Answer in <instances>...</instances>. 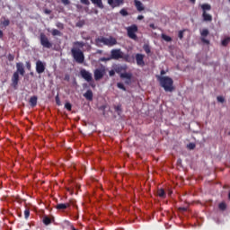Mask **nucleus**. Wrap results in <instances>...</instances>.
<instances>
[{
	"instance_id": "nucleus-1",
	"label": "nucleus",
	"mask_w": 230,
	"mask_h": 230,
	"mask_svg": "<svg viewBox=\"0 0 230 230\" xmlns=\"http://www.w3.org/2000/svg\"><path fill=\"white\" fill-rule=\"evenodd\" d=\"M74 48L71 49V55L74 58V60L77 64H84L85 61V56L84 55V51L80 49V48H84L85 46V43L83 41H75L74 43Z\"/></svg>"
},
{
	"instance_id": "nucleus-2",
	"label": "nucleus",
	"mask_w": 230,
	"mask_h": 230,
	"mask_svg": "<svg viewBox=\"0 0 230 230\" xmlns=\"http://www.w3.org/2000/svg\"><path fill=\"white\" fill-rule=\"evenodd\" d=\"M156 78L158 82H160V85L164 89L165 93H172L175 89L173 87V79H172V77L157 75Z\"/></svg>"
},
{
	"instance_id": "nucleus-3",
	"label": "nucleus",
	"mask_w": 230,
	"mask_h": 230,
	"mask_svg": "<svg viewBox=\"0 0 230 230\" xmlns=\"http://www.w3.org/2000/svg\"><path fill=\"white\" fill-rule=\"evenodd\" d=\"M95 42L98 46H100V44H104V46H109L110 48H111V46H116V44H118V40H116V38L111 36H110L109 38H97L95 40Z\"/></svg>"
},
{
	"instance_id": "nucleus-4",
	"label": "nucleus",
	"mask_w": 230,
	"mask_h": 230,
	"mask_svg": "<svg viewBox=\"0 0 230 230\" xmlns=\"http://www.w3.org/2000/svg\"><path fill=\"white\" fill-rule=\"evenodd\" d=\"M126 31L129 39L132 40H137V34H136L138 31L137 25L132 24L131 26L127 27Z\"/></svg>"
},
{
	"instance_id": "nucleus-5",
	"label": "nucleus",
	"mask_w": 230,
	"mask_h": 230,
	"mask_svg": "<svg viewBox=\"0 0 230 230\" xmlns=\"http://www.w3.org/2000/svg\"><path fill=\"white\" fill-rule=\"evenodd\" d=\"M40 42L41 46L47 49H51V48H53V43L49 41V39L44 34V32L40 34Z\"/></svg>"
},
{
	"instance_id": "nucleus-6",
	"label": "nucleus",
	"mask_w": 230,
	"mask_h": 230,
	"mask_svg": "<svg viewBox=\"0 0 230 230\" xmlns=\"http://www.w3.org/2000/svg\"><path fill=\"white\" fill-rule=\"evenodd\" d=\"M111 58L113 60H119V58H125L126 61L128 60V55L123 57V53L121 49H112L111 51Z\"/></svg>"
},
{
	"instance_id": "nucleus-7",
	"label": "nucleus",
	"mask_w": 230,
	"mask_h": 230,
	"mask_svg": "<svg viewBox=\"0 0 230 230\" xmlns=\"http://www.w3.org/2000/svg\"><path fill=\"white\" fill-rule=\"evenodd\" d=\"M93 76H94V80L96 81L102 80V78L105 76V66H102L101 68H96L93 71Z\"/></svg>"
},
{
	"instance_id": "nucleus-8",
	"label": "nucleus",
	"mask_w": 230,
	"mask_h": 230,
	"mask_svg": "<svg viewBox=\"0 0 230 230\" xmlns=\"http://www.w3.org/2000/svg\"><path fill=\"white\" fill-rule=\"evenodd\" d=\"M200 35H201V37H200L201 42H203V44L209 45V43H210L209 40L206 39V37H208V35H209V30L203 29L200 31Z\"/></svg>"
},
{
	"instance_id": "nucleus-9",
	"label": "nucleus",
	"mask_w": 230,
	"mask_h": 230,
	"mask_svg": "<svg viewBox=\"0 0 230 230\" xmlns=\"http://www.w3.org/2000/svg\"><path fill=\"white\" fill-rule=\"evenodd\" d=\"M46 71V64H44L42 61L38 60L36 62V72L38 75H42Z\"/></svg>"
},
{
	"instance_id": "nucleus-10",
	"label": "nucleus",
	"mask_w": 230,
	"mask_h": 230,
	"mask_svg": "<svg viewBox=\"0 0 230 230\" xmlns=\"http://www.w3.org/2000/svg\"><path fill=\"white\" fill-rule=\"evenodd\" d=\"M80 75L86 82H93V74H91L89 71L82 69L80 71Z\"/></svg>"
},
{
	"instance_id": "nucleus-11",
	"label": "nucleus",
	"mask_w": 230,
	"mask_h": 230,
	"mask_svg": "<svg viewBox=\"0 0 230 230\" xmlns=\"http://www.w3.org/2000/svg\"><path fill=\"white\" fill-rule=\"evenodd\" d=\"M125 0H108V4L111 8H118L119 6H121V4H124Z\"/></svg>"
},
{
	"instance_id": "nucleus-12",
	"label": "nucleus",
	"mask_w": 230,
	"mask_h": 230,
	"mask_svg": "<svg viewBox=\"0 0 230 230\" xmlns=\"http://www.w3.org/2000/svg\"><path fill=\"white\" fill-rule=\"evenodd\" d=\"M14 73H18V75H21V76H24V74L26 73L24 70V64L21 62L16 63V71Z\"/></svg>"
},
{
	"instance_id": "nucleus-13",
	"label": "nucleus",
	"mask_w": 230,
	"mask_h": 230,
	"mask_svg": "<svg viewBox=\"0 0 230 230\" xmlns=\"http://www.w3.org/2000/svg\"><path fill=\"white\" fill-rule=\"evenodd\" d=\"M17 85H19V75L18 72H14L12 76V86L17 89Z\"/></svg>"
},
{
	"instance_id": "nucleus-14",
	"label": "nucleus",
	"mask_w": 230,
	"mask_h": 230,
	"mask_svg": "<svg viewBox=\"0 0 230 230\" xmlns=\"http://www.w3.org/2000/svg\"><path fill=\"white\" fill-rule=\"evenodd\" d=\"M137 64L143 67L145 66V55L143 54H137L136 55Z\"/></svg>"
},
{
	"instance_id": "nucleus-15",
	"label": "nucleus",
	"mask_w": 230,
	"mask_h": 230,
	"mask_svg": "<svg viewBox=\"0 0 230 230\" xmlns=\"http://www.w3.org/2000/svg\"><path fill=\"white\" fill-rule=\"evenodd\" d=\"M134 4H135L137 12H143V10H145V5L143 4V3H141V1L134 0Z\"/></svg>"
},
{
	"instance_id": "nucleus-16",
	"label": "nucleus",
	"mask_w": 230,
	"mask_h": 230,
	"mask_svg": "<svg viewBox=\"0 0 230 230\" xmlns=\"http://www.w3.org/2000/svg\"><path fill=\"white\" fill-rule=\"evenodd\" d=\"M202 18L205 22H211L213 21V16L207 12L202 13Z\"/></svg>"
},
{
	"instance_id": "nucleus-17",
	"label": "nucleus",
	"mask_w": 230,
	"mask_h": 230,
	"mask_svg": "<svg viewBox=\"0 0 230 230\" xmlns=\"http://www.w3.org/2000/svg\"><path fill=\"white\" fill-rule=\"evenodd\" d=\"M71 207V203H59L56 206V209H58L59 211L62 209H67V208Z\"/></svg>"
},
{
	"instance_id": "nucleus-18",
	"label": "nucleus",
	"mask_w": 230,
	"mask_h": 230,
	"mask_svg": "<svg viewBox=\"0 0 230 230\" xmlns=\"http://www.w3.org/2000/svg\"><path fill=\"white\" fill-rule=\"evenodd\" d=\"M93 4H95L97 8H100L101 10H103V2L102 0H91Z\"/></svg>"
},
{
	"instance_id": "nucleus-19",
	"label": "nucleus",
	"mask_w": 230,
	"mask_h": 230,
	"mask_svg": "<svg viewBox=\"0 0 230 230\" xmlns=\"http://www.w3.org/2000/svg\"><path fill=\"white\" fill-rule=\"evenodd\" d=\"M120 78L128 80V82H130L132 80V73H122L120 74Z\"/></svg>"
},
{
	"instance_id": "nucleus-20",
	"label": "nucleus",
	"mask_w": 230,
	"mask_h": 230,
	"mask_svg": "<svg viewBox=\"0 0 230 230\" xmlns=\"http://www.w3.org/2000/svg\"><path fill=\"white\" fill-rule=\"evenodd\" d=\"M84 98L88 100V102H93V91L87 90L86 93L84 94Z\"/></svg>"
},
{
	"instance_id": "nucleus-21",
	"label": "nucleus",
	"mask_w": 230,
	"mask_h": 230,
	"mask_svg": "<svg viewBox=\"0 0 230 230\" xmlns=\"http://www.w3.org/2000/svg\"><path fill=\"white\" fill-rule=\"evenodd\" d=\"M37 100H38V98L35 95L30 98L29 102H30L31 107H37Z\"/></svg>"
},
{
	"instance_id": "nucleus-22",
	"label": "nucleus",
	"mask_w": 230,
	"mask_h": 230,
	"mask_svg": "<svg viewBox=\"0 0 230 230\" xmlns=\"http://www.w3.org/2000/svg\"><path fill=\"white\" fill-rule=\"evenodd\" d=\"M157 195L158 197H160L161 199H165L166 198V192L164 190V189H159L157 190Z\"/></svg>"
},
{
	"instance_id": "nucleus-23",
	"label": "nucleus",
	"mask_w": 230,
	"mask_h": 230,
	"mask_svg": "<svg viewBox=\"0 0 230 230\" xmlns=\"http://www.w3.org/2000/svg\"><path fill=\"white\" fill-rule=\"evenodd\" d=\"M201 10L203 12H209V10H211V5L209 4H203L201 5Z\"/></svg>"
},
{
	"instance_id": "nucleus-24",
	"label": "nucleus",
	"mask_w": 230,
	"mask_h": 230,
	"mask_svg": "<svg viewBox=\"0 0 230 230\" xmlns=\"http://www.w3.org/2000/svg\"><path fill=\"white\" fill-rule=\"evenodd\" d=\"M51 35H53V37H60L62 35V32H60V31L57 30V29H53L51 31Z\"/></svg>"
},
{
	"instance_id": "nucleus-25",
	"label": "nucleus",
	"mask_w": 230,
	"mask_h": 230,
	"mask_svg": "<svg viewBox=\"0 0 230 230\" xmlns=\"http://www.w3.org/2000/svg\"><path fill=\"white\" fill-rule=\"evenodd\" d=\"M43 224L45 226H49V224H51V218H49V217H48V216H45L43 217Z\"/></svg>"
},
{
	"instance_id": "nucleus-26",
	"label": "nucleus",
	"mask_w": 230,
	"mask_h": 230,
	"mask_svg": "<svg viewBox=\"0 0 230 230\" xmlns=\"http://www.w3.org/2000/svg\"><path fill=\"white\" fill-rule=\"evenodd\" d=\"M229 42H230V37H227L221 41V44L226 48L229 44Z\"/></svg>"
},
{
	"instance_id": "nucleus-27",
	"label": "nucleus",
	"mask_w": 230,
	"mask_h": 230,
	"mask_svg": "<svg viewBox=\"0 0 230 230\" xmlns=\"http://www.w3.org/2000/svg\"><path fill=\"white\" fill-rule=\"evenodd\" d=\"M119 13L122 17H127L128 15V11H127V9L125 8H122L120 11H119Z\"/></svg>"
},
{
	"instance_id": "nucleus-28",
	"label": "nucleus",
	"mask_w": 230,
	"mask_h": 230,
	"mask_svg": "<svg viewBox=\"0 0 230 230\" xmlns=\"http://www.w3.org/2000/svg\"><path fill=\"white\" fill-rule=\"evenodd\" d=\"M162 39L165 40V42H172V37L166 35V34H162Z\"/></svg>"
},
{
	"instance_id": "nucleus-29",
	"label": "nucleus",
	"mask_w": 230,
	"mask_h": 230,
	"mask_svg": "<svg viewBox=\"0 0 230 230\" xmlns=\"http://www.w3.org/2000/svg\"><path fill=\"white\" fill-rule=\"evenodd\" d=\"M218 208H219V209H221V211H226V209L227 208V205H226V203L222 202V203H219Z\"/></svg>"
},
{
	"instance_id": "nucleus-30",
	"label": "nucleus",
	"mask_w": 230,
	"mask_h": 230,
	"mask_svg": "<svg viewBox=\"0 0 230 230\" xmlns=\"http://www.w3.org/2000/svg\"><path fill=\"white\" fill-rule=\"evenodd\" d=\"M143 49L146 53V55H150V52H151L150 46L144 45Z\"/></svg>"
},
{
	"instance_id": "nucleus-31",
	"label": "nucleus",
	"mask_w": 230,
	"mask_h": 230,
	"mask_svg": "<svg viewBox=\"0 0 230 230\" xmlns=\"http://www.w3.org/2000/svg\"><path fill=\"white\" fill-rule=\"evenodd\" d=\"M65 109H66V111H71V110L73 109V105H71L70 102H66Z\"/></svg>"
},
{
	"instance_id": "nucleus-32",
	"label": "nucleus",
	"mask_w": 230,
	"mask_h": 230,
	"mask_svg": "<svg viewBox=\"0 0 230 230\" xmlns=\"http://www.w3.org/2000/svg\"><path fill=\"white\" fill-rule=\"evenodd\" d=\"M114 110L118 112L119 115L121 114V105L120 104L115 106Z\"/></svg>"
},
{
	"instance_id": "nucleus-33",
	"label": "nucleus",
	"mask_w": 230,
	"mask_h": 230,
	"mask_svg": "<svg viewBox=\"0 0 230 230\" xmlns=\"http://www.w3.org/2000/svg\"><path fill=\"white\" fill-rule=\"evenodd\" d=\"M84 24H85V22H84V21H79V22H76L75 26H76L77 28H82V26H84Z\"/></svg>"
},
{
	"instance_id": "nucleus-34",
	"label": "nucleus",
	"mask_w": 230,
	"mask_h": 230,
	"mask_svg": "<svg viewBox=\"0 0 230 230\" xmlns=\"http://www.w3.org/2000/svg\"><path fill=\"white\" fill-rule=\"evenodd\" d=\"M57 28H58V30H64V23L58 22L56 23Z\"/></svg>"
},
{
	"instance_id": "nucleus-35",
	"label": "nucleus",
	"mask_w": 230,
	"mask_h": 230,
	"mask_svg": "<svg viewBox=\"0 0 230 230\" xmlns=\"http://www.w3.org/2000/svg\"><path fill=\"white\" fill-rule=\"evenodd\" d=\"M195 144L194 143H189L187 145V147L189 148V150H195Z\"/></svg>"
},
{
	"instance_id": "nucleus-36",
	"label": "nucleus",
	"mask_w": 230,
	"mask_h": 230,
	"mask_svg": "<svg viewBox=\"0 0 230 230\" xmlns=\"http://www.w3.org/2000/svg\"><path fill=\"white\" fill-rule=\"evenodd\" d=\"M178 37L181 40H182V39H184V31H180L178 33Z\"/></svg>"
},
{
	"instance_id": "nucleus-37",
	"label": "nucleus",
	"mask_w": 230,
	"mask_h": 230,
	"mask_svg": "<svg viewBox=\"0 0 230 230\" xmlns=\"http://www.w3.org/2000/svg\"><path fill=\"white\" fill-rule=\"evenodd\" d=\"M117 87H119V89H122V91H127V88H125V85L121 83L117 84Z\"/></svg>"
},
{
	"instance_id": "nucleus-38",
	"label": "nucleus",
	"mask_w": 230,
	"mask_h": 230,
	"mask_svg": "<svg viewBox=\"0 0 230 230\" xmlns=\"http://www.w3.org/2000/svg\"><path fill=\"white\" fill-rule=\"evenodd\" d=\"M24 217L26 219L30 218V209L27 208L24 210Z\"/></svg>"
},
{
	"instance_id": "nucleus-39",
	"label": "nucleus",
	"mask_w": 230,
	"mask_h": 230,
	"mask_svg": "<svg viewBox=\"0 0 230 230\" xmlns=\"http://www.w3.org/2000/svg\"><path fill=\"white\" fill-rule=\"evenodd\" d=\"M217 100L219 102V103H224L226 102V99H224L222 96H217Z\"/></svg>"
},
{
	"instance_id": "nucleus-40",
	"label": "nucleus",
	"mask_w": 230,
	"mask_h": 230,
	"mask_svg": "<svg viewBox=\"0 0 230 230\" xmlns=\"http://www.w3.org/2000/svg\"><path fill=\"white\" fill-rule=\"evenodd\" d=\"M3 26H10V20L6 19L2 22Z\"/></svg>"
},
{
	"instance_id": "nucleus-41",
	"label": "nucleus",
	"mask_w": 230,
	"mask_h": 230,
	"mask_svg": "<svg viewBox=\"0 0 230 230\" xmlns=\"http://www.w3.org/2000/svg\"><path fill=\"white\" fill-rule=\"evenodd\" d=\"M82 4H85L86 6H89L91 4V2L89 0H80Z\"/></svg>"
},
{
	"instance_id": "nucleus-42",
	"label": "nucleus",
	"mask_w": 230,
	"mask_h": 230,
	"mask_svg": "<svg viewBox=\"0 0 230 230\" xmlns=\"http://www.w3.org/2000/svg\"><path fill=\"white\" fill-rule=\"evenodd\" d=\"M26 67H27L28 71H31V63L30 61L26 62Z\"/></svg>"
},
{
	"instance_id": "nucleus-43",
	"label": "nucleus",
	"mask_w": 230,
	"mask_h": 230,
	"mask_svg": "<svg viewBox=\"0 0 230 230\" xmlns=\"http://www.w3.org/2000/svg\"><path fill=\"white\" fill-rule=\"evenodd\" d=\"M120 71H125V67L124 66H118L116 68V73H119Z\"/></svg>"
},
{
	"instance_id": "nucleus-44",
	"label": "nucleus",
	"mask_w": 230,
	"mask_h": 230,
	"mask_svg": "<svg viewBox=\"0 0 230 230\" xmlns=\"http://www.w3.org/2000/svg\"><path fill=\"white\" fill-rule=\"evenodd\" d=\"M61 3L65 4V6H67V4H70L71 2L69 0H61Z\"/></svg>"
},
{
	"instance_id": "nucleus-45",
	"label": "nucleus",
	"mask_w": 230,
	"mask_h": 230,
	"mask_svg": "<svg viewBox=\"0 0 230 230\" xmlns=\"http://www.w3.org/2000/svg\"><path fill=\"white\" fill-rule=\"evenodd\" d=\"M15 58V57H13V55H12V54H9L8 55V60L10 61V62H13V60Z\"/></svg>"
},
{
	"instance_id": "nucleus-46",
	"label": "nucleus",
	"mask_w": 230,
	"mask_h": 230,
	"mask_svg": "<svg viewBox=\"0 0 230 230\" xmlns=\"http://www.w3.org/2000/svg\"><path fill=\"white\" fill-rule=\"evenodd\" d=\"M56 103L57 105H60V98L58 97V95L56 96Z\"/></svg>"
},
{
	"instance_id": "nucleus-47",
	"label": "nucleus",
	"mask_w": 230,
	"mask_h": 230,
	"mask_svg": "<svg viewBox=\"0 0 230 230\" xmlns=\"http://www.w3.org/2000/svg\"><path fill=\"white\" fill-rule=\"evenodd\" d=\"M114 75H116V71L111 70V71L109 72V75H110V76H114Z\"/></svg>"
},
{
	"instance_id": "nucleus-48",
	"label": "nucleus",
	"mask_w": 230,
	"mask_h": 230,
	"mask_svg": "<svg viewBox=\"0 0 230 230\" xmlns=\"http://www.w3.org/2000/svg\"><path fill=\"white\" fill-rule=\"evenodd\" d=\"M44 13H46L47 15H49V13H51V10L45 9Z\"/></svg>"
},
{
	"instance_id": "nucleus-49",
	"label": "nucleus",
	"mask_w": 230,
	"mask_h": 230,
	"mask_svg": "<svg viewBox=\"0 0 230 230\" xmlns=\"http://www.w3.org/2000/svg\"><path fill=\"white\" fill-rule=\"evenodd\" d=\"M143 19H145V16H143V15L137 16V21H143Z\"/></svg>"
},
{
	"instance_id": "nucleus-50",
	"label": "nucleus",
	"mask_w": 230,
	"mask_h": 230,
	"mask_svg": "<svg viewBox=\"0 0 230 230\" xmlns=\"http://www.w3.org/2000/svg\"><path fill=\"white\" fill-rule=\"evenodd\" d=\"M149 28H152V30H155V24L154 23L149 24Z\"/></svg>"
},
{
	"instance_id": "nucleus-51",
	"label": "nucleus",
	"mask_w": 230,
	"mask_h": 230,
	"mask_svg": "<svg viewBox=\"0 0 230 230\" xmlns=\"http://www.w3.org/2000/svg\"><path fill=\"white\" fill-rule=\"evenodd\" d=\"M100 109H101V111H103V114H105V109H106V107H105V106H101Z\"/></svg>"
},
{
	"instance_id": "nucleus-52",
	"label": "nucleus",
	"mask_w": 230,
	"mask_h": 230,
	"mask_svg": "<svg viewBox=\"0 0 230 230\" xmlns=\"http://www.w3.org/2000/svg\"><path fill=\"white\" fill-rule=\"evenodd\" d=\"M160 75H161L162 76L164 75H166V71L161 70Z\"/></svg>"
},
{
	"instance_id": "nucleus-53",
	"label": "nucleus",
	"mask_w": 230,
	"mask_h": 230,
	"mask_svg": "<svg viewBox=\"0 0 230 230\" xmlns=\"http://www.w3.org/2000/svg\"><path fill=\"white\" fill-rule=\"evenodd\" d=\"M3 37H4L3 31L0 30V39H3Z\"/></svg>"
},
{
	"instance_id": "nucleus-54",
	"label": "nucleus",
	"mask_w": 230,
	"mask_h": 230,
	"mask_svg": "<svg viewBox=\"0 0 230 230\" xmlns=\"http://www.w3.org/2000/svg\"><path fill=\"white\" fill-rule=\"evenodd\" d=\"M197 0H190V3H192V4H195Z\"/></svg>"
},
{
	"instance_id": "nucleus-55",
	"label": "nucleus",
	"mask_w": 230,
	"mask_h": 230,
	"mask_svg": "<svg viewBox=\"0 0 230 230\" xmlns=\"http://www.w3.org/2000/svg\"><path fill=\"white\" fill-rule=\"evenodd\" d=\"M228 199H229V200H230V191H229V193H228Z\"/></svg>"
},
{
	"instance_id": "nucleus-56",
	"label": "nucleus",
	"mask_w": 230,
	"mask_h": 230,
	"mask_svg": "<svg viewBox=\"0 0 230 230\" xmlns=\"http://www.w3.org/2000/svg\"><path fill=\"white\" fill-rule=\"evenodd\" d=\"M178 163H181V159H179V160H178Z\"/></svg>"
},
{
	"instance_id": "nucleus-57",
	"label": "nucleus",
	"mask_w": 230,
	"mask_h": 230,
	"mask_svg": "<svg viewBox=\"0 0 230 230\" xmlns=\"http://www.w3.org/2000/svg\"><path fill=\"white\" fill-rule=\"evenodd\" d=\"M72 230H76V228H75L74 226L72 227Z\"/></svg>"
},
{
	"instance_id": "nucleus-58",
	"label": "nucleus",
	"mask_w": 230,
	"mask_h": 230,
	"mask_svg": "<svg viewBox=\"0 0 230 230\" xmlns=\"http://www.w3.org/2000/svg\"><path fill=\"white\" fill-rule=\"evenodd\" d=\"M66 78H69V75H66Z\"/></svg>"
},
{
	"instance_id": "nucleus-59",
	"label": "nucleus",
	"mask_w": 230,
	"mask_h": 230,
	"mask_svg": "<svg viewBox=\"0 0 230 230\" xmlns=\"http://www.w3.org/2000/svg\"><path fill=\"white\" fill-rule=\"evenodd\" d=\"M31 75H33V72H31Z\"/></svg>"
},
{
	"instance_id": "nucleus-60",
	"label": "nucleus",
	"mask_w": 230,
	"mask_h": 230,
	"mask_svg": "<svg viewBox=\"0 0 230 230\" xmlns=\"http://www.w3.org/2000/svg\"><path fill=\"white\" fill-rule=\"evenodd\" d=\"M228 2L230 3V0H228Z\"/></svg>"
}]
</instances>
